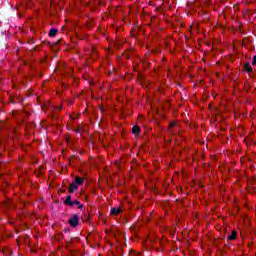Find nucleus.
I'll return each mask as SVG.
<instances>
[{"label": "nucleus", "instance_id": "1", "mask_svg": "<svg viewBox=\"0 0 256 256\" xmlns=\"http://www.w3.org/2000/svg\"><path fill=\"white\" fill-rule=\"evenodd\" d=\"M69 223L70 225H72V227H77L79 223V217H77V215H74V217L69 220Z\"/></svg>", "mask_w": 256, "mask_h": 256}, {"label": "nucleus", "instance_id": "2", "mask_svg": "<svg viewBox=\"0 0 256 256\" xmlns=\"http://www.w3.org/2000/svg\"><path fill=\"white\" fill-rule=\"evenodd\" d=\"M77 187H79L76 182L70 184V188L68 189L69 193H73V191H77Z\"/></svg>", "mask_w": 256, "mask_h": 256}, {"label": "nucleus", "instance_id": "3", "mask_svg": "<svg viewBox=\"0 0 256 256\" xmlns=\"http://www.w3.org/2000/svg\"><path fill=\"white\" fill-rule=\"evenodd\" d=\"M236 237H237V232L235 230L232 231V233L230 235H228V239L230 241H235Z\"/></svg>", "mask_w": 256, "mask_h": 256}, {"label": "nucleus", "instance_id": "4", "mask_svg": "<svg viewBox=\"0 0 256 256\" xmlns=\"http://www.w3.org/2000/svg\"><path fill=\"white\" fill-rule=\"evenodd\" d=\"M121 213V208H112L111 215H119Z\"/></svg>", "mask_w": 256, "mask_h": 256}, {"label": "nucleus", "instance_id": "5", "mask_svg": "<svg viewBox=\"0 0 256 256\" xmlns=\"http://www.w3.org/2000/svg\"><path fill=\"white\" fill-rule=\"evenodd\" d=\"M141 131V129L139 128V126H134L132 128V133L133 135H138V133Z\"/></svg>", "mask_w": 256, "mask_h": 256}, {"label": "nucleus", "instance_id": "6", "mask_svg": "<svg viewBox=\"0 0 256 256\" xmlns=\"http://www.w3.org/2000/svg\"><path fill=\"white\" fill-rule=\"evenodd\" d=\"M76 185H83V178L76 177L75 182Z\"/></svg>", "mask_w": 256, "mask_h": 256}, {"label": "nucleus", "instance_id": "7", "mask_svg": "<svg viewBox=\"0 0 256 256\" xmlns=\"http://www.w3.org/2000/svg\"><path fill=\"white\" fill-rule=\"evenodd\" d=\"M57 33H58V30L53 28V29L50 30L49 36L50 37H55V35H57Z\"/></svg>", "mask_w": 256, "mask_h": 256}, {"label": "nucleus", "instance_id": "8", "mask_svg": "<svg viewBox=\"0 0 256 256\" xmlns=\"http://www.w3.org/2000/svg\"><path fill=\"white\" fill-rule=\"evenodd\" d=\"M65 203H66V205H71V206H73V201H71V196H68V197L66 198Z\"/></svg>", "mask_w": 256, "mask_h": 256}, {"label": "nucleus", "instance_id": "9", "mask_svg": "<svg viewBox=\"0 0 256 256\" xmlns=\"http://www.w3.org/2000/svg\"><path fill=\"white\" fill-rule=\"evenodd\" d=\"M245 69H246V71H248V72L253 71V68H251V65H250V64H246V65H245Z\"/></svg>", "mask_w": 256, "mask_h": 256}, {"label": "nucleus", "instance_id": "10", "mask_svg": "<svg viewBox=\"0 0 256 256\" xmlns=\"http://www.w3.org/2000/svg\"><path fill=\"white\" fill-rule=\"evenodd\" d=\"M252 64L256 65V56H254V60H253Z\"/></svg>", "mask_w": 256, "mask_h": 256}, {"label": "nucleus", "instance_id": "11", "mask_svg": "<svg viewBox=\"0 0 256 256\" xmlns=\"http://www.w3.org/2000/svg\"><path fill=\"white\" fill-rule=\"evenodd\" d=\"M72 203H73V205H79V201H74Z\"/></svg>", "mask_w": 256, "mask_h": 256}]
</instances>
